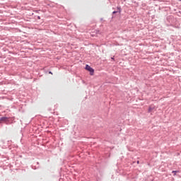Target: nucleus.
<instances>
[{
    "label": "nucleus",
    "mask_w": 181,
    "mask_h": 181,
    "mask_svg": "<svg viewBox=\"0 0 181 181\" xmlns=\"http://www.w3.org/2000/svg\"><path fill=\"white\" fill-rule=\"evenodd\" d=\"M0 124L8 125V124H11V118L5 116L0 117Z\"/></svg>",
    "instance_id": "nucleus-1"
},
{
    "label": "nucleus",
    "mask_w": 181,
    "mask_h": 181,
    "mask_svg": "<svg viewBox=\"0 0 181 181\" xmlns=\"http://www.w3.org/2000/svg\"><path fill=\"white\" fill-rule=\"evenodd\" d=\"M85 70H86V71L89 72L90 76H94L95 70L93 67H91V66H90L88 64H86Z\"/></svg>",
    "instance_id": "nucleus-2"
},
{
    "label": "nucleus",
    "mask_w": 181,
    "mask_h": 181,
    "mask_svg": "<svg viewBox=\"0 0 181 181\" xmlns=\"http://www.w3.org/2000/svg\"><path fill=\"white\" fill-rule=\"evenodd\" d=\"M121 12H122V8H121V6H117V10L112 11V19L115 18V15H117V13H121Z\"/></svg>",
    "instance_id": "nucleus-3"
},
{
    "label": "nucleus",
    "mask_w": 181,
    "mask_h": 181,
    "mask_svg": "<svg viewBox=\"0 0 181 181\" xmlns=\"http://www.w3.org/2000/svg\"><path fill=\"white\" fill-rule=\"evenodd\" d=\"M153 110H155V106L151 105L148 107V113L150 114V112H152V111H153Z\"/></svg>",
    "instance_id": "nucleus-4"
},
{
    "label": "nucleus",
    "mask_w": 181,
    "mask_h": 181,
    "mask_svg": "<svg viewBox=\"0 0 181 181\" xmlns=\"http://www.w3.org/2000/svg\"><path fill=\"white\" fill-rule=\"evenodd\" d=\"M179 172H180L179 170H173L172 173H173V176H176V174L179 173Z\"/></svg>",
    "instance_id": "nucleus-5"
},
{
    "label": "nucleus",
    "mask_w": 181,
    "mask_h": 181,
    "mask_svg": "<svg viewBox=\"0 0 181 181\" xmlns=\"http://www.w3.org/2000/svg\"><path fill=\"white\" fill-rule=\"evenodd\" d=\"M95 33L97 35H101V32L100 31V30H95Z\"/></svg>",
    "instance_id": "nucleus-6"
},
{
    "label": "nucleus",
    "mask_w": 181,
    "mask_h": 181,
    "mask_svg": "<svg viewBox=\"0 0 181 181\" xmlns=\"http://www.w3.org/2000/svg\"><path fill=\"white\" fill-rule=\"evenodd\" d=\"M172 16H168L167 17V21H168V22L170 23V19H172Z\"/></svg>",
    "instance_id": "nucleus-7"
},
{
    "label": "nucleus",
    "mask_w": 181,
    "mask_h": 181,
    "mask_svg": "<svg viewBox=\"0 0 181 181\" xmlns=\"http://www.w3.org/2000/svg\"><path fill=\"white\" fill-rule=\"evenodd\" d=\"M39 162H36V165H37L38 166H37L36 168H35V169H39Z\"/></svg>",
    "instance_id": "nucleus-8"
},
{
    "label": "nucleus",
    "mask_w": 181,
    "mask_h": 181,
    "mask_svg": "<svg viewBox=\"0 0 181 181\" xmlns=\"http://www.w3.org/2000/svg\"><path fill=\"white\" fill-rule=\"evenodd\" d=\"M49 74H53V72H52V71H49Z\"/></svg>",
    "instance_id": "nucleus-9"
},
{
    "label": "nucleus",
    "mask_w": 181,
    "mask_h": 181,
    "mask_svg": "<svg viewBox=\"0 0 181 181\" xmlns=\"http://www.w3.org/2000/svg\"><path fill=\"white\" fill-rule=\"evenodd\" d=\"M37 19H40V16H37Z\"/></svg>",
    "instance_id": "nucleus-10"
},
{
    "label": "nucleus",
    "mask_w": 181,
    "mask_h": 181,
    "mask_svg": "<svg viewBox=\"0 0 181 181\" xmlns=\"http://www.w3.org/2000/svg\"><path fill=\"white\" fill-rule=\"evenodd\" d=\"M112 60H115V59L114 58V57H111Z\"/></svg>",
    "instance_id": "nucleus-11"
},
{
    "label": "nucleus",
    "mask_w": 181,
    "mask_h": 181,
    "mask_svg": "<svg viewBox=\"0 0 181 181\" xmlns=\"http://www.w3.org/2000/svg\"><path fill=\"white\" fill-rule=\"evenodd\" d=\"M137 165H139V160L136 161Z\"/></svg>",
    "instance_id": "nucleus-12"
},
{
    "label": "nucleus",
    "mask_w": 181,
    "mask_h": 181,
    "mask_svg": "<svg viewBox=\"0 0 181 181\" xmlns=\"http://www.w3.org/2000/svg\"><path fill=\"white\" fill-rule=\"evenodd\" d=\"M100 21H103V18H100Z\"/></svg>",
    "instance_id": "nucleus-13"
},
{
    "label": "nucleus",
    "mask_w": 181,
    "mask_h": 181,
    "mask_svg": "<svg viewBox=\"0 0 181 181\" xmlns=\"http://www.w3.org/2000/svg\"><path fill=\"white\" fill-rule=\"evenodd\" d=\"M178 1H180V2H181V0H178Z\"/></svg>",
    "instance_id": "nucleus-14"
}]
</instances>
